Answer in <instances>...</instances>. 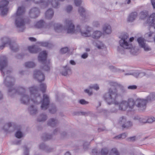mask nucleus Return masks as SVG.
<instances>
[{"label": "nucleus", "mask_w": 155, "mask_h": 155, "mask_svg": "<svg viewBox=\"0 0 155 155\" xmlns=\"http://www.w3.org/2000/svg\"><path fill=\"white\" fill-rule=\"evenodd\" d=\"M0 70L4 77L3 84L9 87L8 90L9 95L12 96L17 93L21 96L27 93V91H28V89L27 90L24 86H19L15 88L12 87L14 84L15 79L10 75L11 71L8 69L7 59L5 56H2L0 58Z\"/></svg>", "instance_id": "1"}, {"label": "nucleus", "mask_w": 155, "mask_h": 155, "mask_svg": "<svg viewBox=\"0 0 155 155\" xmlns=\"http://www.w3.org/2000/svg\"><path fill=\"white\" fill-rule=\"evenodd\" d=\"M110 85L113 87L109 89L108 92L104 94L103 98L108 104L110 105L114 104L115 105H118L119 109L121 110L124 111L128 108L127 101L123 100L119 102L115 101V99L118 93L117 89H120L121 92H124V87L121 85L116 83L111 82Z\"/></svg>", "instance_id": "2"}, {"label": "nucleus", "mask_w": 155, "mask_h": 155, "mask_svg": "<svg viewBox=\"0 0 155 155\" xmlns=\"http://www.w3.org/2000/svg\"><path fill=\"white\" fill-rule=\"evenodd\" d=\"M28 90L30 96L27 93L21 96L20 101L22 104L28 105L34 104L38 105L42 101L41 96L38 91L36 86H34L29 87Z\"/></svg>", "instance_id": "3"}, {"label": "nucleus", "mask_w": 155, "mask_h": 155, "mask_svg": "<svg viewBox=\"0 0 155 155\" xmlns=\"http://www.w3.org/2000/svg\"><path fill=\"white\" fill-rule=\"evenodd\" d=\"M64 22L66 25L68 26L67 32L68 33H80L81 35L85 37H90L91 36V33L92 31V28L90 26L86 25L83 29L80 25H78L75 28L74 25L72 20L66 19L64 20Z\"/></svg>", "instance_id": "4"}, {"label": "nucleus", "mask_w": 155, "mask_h": 155, "mask_svg": "<svg viewBox=\"0 0 155 155\" xmlns=\"http://www.w3.org/2000/svg\"><path fill=\"white\" fill-rule=\"evenodd\" d=\"M120 39L119 41L120 46L117 48V50L119 53L123 54L124 53V49H128L132 47V45L129 41L128 35L127 33L122 34L120 36Z\"/></svg>", "instance_id": "5"}, {"label": "nucleus", "mask_w": 155, "mask_h": 155, "mask_svg": "<svg viewBox=\"0 0 155 155\" xmlns=\"http://www.w3.org/2000/svg\"><path fill=\"white\" fill-rule=\"evenodd\" d=\"M20 9H19L18 12H16L15 16V24L18 30L21 32H22L25 28V19L24 17L20 16L21 14L24 12L23 9L21 13L20 12Z\"/></svg>", "instance_id": "6"}, {"label": "nucleus", "mask_w": 155, "mask_h": 155, "mask_svg": "<svg viewBox=\"0 0 155 155\" xmlns=\"http://www.w3.org/2000/svg\"><path fill=\"white\" fill-rule=\"evenodd\" d=\"M27 1H32L35 4L41 3V7L45 8L50 5L54 8H57L59 4L58 0H26Z\"/></svg>", "instance_id": "7"}, {"label": "nucleus", "mask_w": 155, "mask_h": 155, "mask_svg": "<svg viewBox=\"0 0 155 155\" xmlns=\"http://www.w3.org/2000/svg\"><path fill=\"white\" fill-rule=\"evenodd\" d=\"M47 53L46 51L41 52L38 57L39 61L43 63L42 69L44 70L48 71L50 70V61L46 60Z\"/></svg>", "instance_id": "8"}, {"label": "nucleus", "mask_w": 155, "mask_h": 155, "mask_svg": "<svg viewBox=\"0 0 155 155\" xmlns=\"http://www.w3.org/2000/svg\"><path fill=\"white\" fill-rule=\"evenodd\" d=\"M137 41L139 46L143 48L145 51L147 52L152 50L151 47L146 43V41L144 38L142 37L139 38L137 39Z\"/></svg>", "instance_id": "9"}, {"label": "nucleus", "mask_w": 155, "mask_h": 155, "mask_svg": "<svg viewBox=\"0 0 155 155\" xmlns=\"http://www.w3.org/2000/svg\"><path fill=\"white\" fill-rule=\"evenodd\" d=\"M147 103L145 99L137 98L135 101V105L140 111H143L145 110Z\"/></svg>", "instance_id": "10"}, {"label": "nucleus", "mask_w": 155, "mask_h": 155, "mask_svg": "<svg viewBox=\"0 0 155 155\" xmlns=\"http://www.w3.org/2000/svg\"><path fill=\"white\" fill-rule=\"evenodd\" d=\"M9 3V1L7 0H2L0 2V10L2 15H5L8 11L7 7Z\"/></svg>", "instance_id": "11"}, {"label": "nucleus", "mask_w": 155, "mask_h": 155, "mask_svg": "<svg viewBox=\"0 0 155 155\" xmlns=\"http://www.w3.org/2000/svg\"><path fill=\"white\" fill-rule=\"evenodd\" d=\"M43 99L41 107V109L43 110L47 109L50 103L49 96L45 94H43Z\"/></svg>", "instance_id": "12"}, {"label": "nucleus", "mask_w": 155, "mask_h": 155, "mask_svg": "<svg viewBox=\"0 0 155 155\" xmlns=\"http://www.w3.org/2000/svg\"><path fill=\"white\" fill-rule=\"evenodd\" d=\"M119 123L122 125L123 128H128L132 126L133 124L131 122L127 121L126 117H122L119 120Z\"/></svg>", "instance_id": "13"}, {"label": "nucleus", "mask_w": 155, "mask_h": 155, "mask_svg": "<svg viewBox=\"0 0 155 155\" xmlns=\"http://www.w3.org/2000/svg\"><path fill=\"white\" fill-rule=\"evenodd\" d=\"M12 41L10 38L7 37L1 38L0 41V49H3L7 45L10 46Z\"/></svg>", "instance_id": "14"}, {"label": "nucleus", "mask_w": 155, "mask_h": 155, "mask_svg": "<svg viewBox=\"0 0 155 155\" xmlns=\"http://www.w3.org/2000/svg\"><path fill=\"white\" fill-rule=\"evenodd\" d=\"M33 77L39 82L43 81L45 79V76L43 74L38 70H35L34 71Z\"/></svg>", "instance_id": "15"}, {"label": "nucleus", "mask_w": 155, "mask_h": 155, "mask_svg": "<svg viewBox=\"0 0 155 155\" xmlns=\"http://www.w3.org/2000/svg\"><path fill=\"white\" fill-rule=\"evenodd\" d=\"M40 13V9L37 7L32 8L29 12L30 17L36 18L39 16Z\"/></svg>", "instance_id": "16"}, {"label": "nucleus", "mask_w": 155, "mask_h": 155, "mask_svg": "<svg viewBox=\"0 0 155 155\" xmlns=\"http://www.w3.org/2000/svg\"><path fill=\"white\" fill-rule=\"evenodd\" d=\"M3 129L5 132H12L15 129L14 124L11 122L7 123L3 126Z\"/></svg>", "instance_id": "17"}, {"label": "nucleus", "mask_w": 155, "mask_h": 155, "mask_svg": "<svg viewBox=\"0 0 155 155\" xmlns=\"http://www.w3.org/2000/svg\"><path fill=\"white\" fill-rule=\"evenodd\" d=\"M35 26L38 28H44L46 29L51 28V25H46L45 22L43 20H41L38 21L35 25Z\"/></svg>", "instance_id": "18"}, {"label": "nucleus", "mask_w": 155, "mask_h": 155, "mask_svg": "<svg viewBox=\"0 0 155 155\" xmlns=\"http://www.w3.org/2000/svg\"><path fill=\"white\" fill-rule=\"evenodd\" d=\"M108 152V150L106 148H103L101 150V152L98 151L96 149H94L92 150L93 155H106Z\"/></svg>", "instance_id": "19"}, {"label": "nucleus", "mask_w": 155, "mask_h": 155, "mask_svg": "<svg viewBox=\"0 0 155 155\" xmlns=\"http://www.w3.org/2000/svg\"><path fill=\"white\" fill-rule=\"evenodd\" d=\"M60 72L63 75L66 76L71 74V69L69 66L67 65L61 68Z\"/></svg>", "instance_id": "20"}, {"label": "nucleus", "mask_w": 155, "mask_h": 155, "mask_svg": "<svg viewBox=\"0 0 155 155\" xmlns=\"http://www.w3.org/2000/svg\"><path fill=\"white\" fill-rule=\"evenodd\" d=\"M51 26L53 27L54 31L57 33L61 32L63 29L62 25L59 23H52Z\"/></svg>", "instance_id": "21"}, {"label": "nucleus", "mask_w": 155, "mask_h": 155, "mask_svg": "<svg viewBox=\"0 0 155 155\" xmlns=\"http://www.w3.org/2000/svg\"><path fill=\"white\" fill-rule=\"evenodd\" d=\"M23 65L26 68L30 69L35 68L36 65V64L34 61H28L25 62Z\"/></svg>", "instance_id": "22"}, {"label": "nucleus", "mask_w": 155, "mask_h": 155, "mask_svg": "<svg viewBox=\"0 0 155 155\" xmlns=\"http://www.w3.org/2000/svg\"><path fill=\"white\" fill-rule=\"evenodd\" d=\"M28 111L32 115H35L38 113L37 107L33 105H31L29 107Z\"/></svg>", "instance_id": "23"}, {"label": "nucleus", "mask_w": 155, "mask_h": 155, "mask_svg": "<svg viewBox=\"0 0 155 155\" xmlns=\"http://www.w3.org/2000/svg\"><path fill=\"white\" fill-rule=\"evenodd\" d=\"M137 16V13L136 12H133L131 13L129 15L127 21L130 22H133Z\"/></svg>", "instance_id": "24"}, {"label": "nucleus", "mask_w": 155, "mask_h": 155, "mask_svg": "<svg viewBox=\"0 0 155 155\" xmlns=\"http://www.w3.org/2000/svg\"><path fill=\"white\" fill-rule=\"evenodd\" d=\"M10 48L12 51L14 52H16L19 51V47L16 42L12 41L10 44Z\"/></svg>", "instance_id": "25"}, {"label": "nucleus", "mask_w": 155, "mask_h": 155, "mask_svg": "<svg viewBox=\"0 0 155 155\" xmlns=\"http://www.w3.org/2000/svg\"><path fill=\"white\" fill-rule=\"evenodd\" d=\"M54 11L51 8H50L45 12V17L46 18L48 19H51L54 15Z\"/></svg>", "instance_id": "26"}, {"label": "nucleus", "mask_w": 155, "mask_h": 155, "mask_svg": "<svg viewBox=\"0 0 155 155\" xmlns=\"http://www.w3.org/2000/svg\"><path fill=\"white\" fill-rule=\"evenodd\" d=\"M127 103H128V108L130 110L133 109L135 105V101L133 99H129L127 101Z\"/></svg>", "instance_id": "27"}, {"label": "nucleus", "mask_w": 155, "mask_h": 155, "mask_svg": "<svg viewBox=\"0 0 155 155\" xmlns=\"http://www.w3.org/2000/svg\"><path fill=\"white\" fill-rule=\"evenodd\" d=\"M58 120L55 118H51L48 121V124L52 127H54L56 125L58 124Z\"/></svg>", "instance_id": "28"}, {"label": "nucleus", "mask_w": 155, "mask_h": 155, "mask_svg": "<svg viewBox=\"0 0 155 155\" xmlns=\"http://www.w3.org/2000/svg\"><path fill=\"white\" fill-rule=\"evenodd\" d=\"M134 119L136 120H138L140 123H147V117H140L137 116L135 117Z\"/></svg>", "instance_id": "29"}, {"label": "nucleus", "mask_w": 155, "mask_h": 155, "mask_svg": "<svg viewBox=\"0 0 155 155\" xmlns=\"http://www.w3.org/2000/svg\"><path fill=\"white\" fill-rule=\"evenodd\" d=\"M28 51L31 53H35L39 51L38 47L35 45L29 46L28 48Z\"/></svg>", "instance_id": "30"}, {"label": "nucleus", "mask_w": 155, "mask_h": 155, "mask_svg": "<svg viewBox=\"0 0 155 155\" xmlns=\"http://www.w3.org/2000/svg\"><path fill=\"white\" fill-rule=\"evenodd\" d=\"M103 30L104 33L109 34L111 32V26L108 24L104 25L103 27Z\"/></svg>", "instance_id": "31"}, {"label": "nucleus", "mask_w": 155, "mask_h": 155, "mask_svg": "<svg viewBox=\"0 0 155 155\" xmlns=\"http://www.w3.org/2000/svg\"><path fill=\"white\" fill-rule=\"evenodd\" d=\"M102 32L100 31H95L93 32L91 36L94 38L96 39H98L101 36Z\"/></svg>", "instance_id": "32"}, {"label": "nucleus", "mask_w": 155, "mask_h": 155, "mask_svg": "<svg viewBox=\"0 0 155 155\" xmlns=\"http://www.w3.org/2000/svg\"><path fill=\"white\" fill-rule=\"evenodd\" d=\"M147 103L148 101H153L155 100V93H151L145 99Z\"/></svg>", "instance_id": "33"}, {"label": "nucleus", "mask_w": 155, "mask_h": 155, "mask_svg": "<svg viewBox=\"0 0 155 155\" xmlns=\"http://www.w3.org/2000/svg\"><path fill=\"white\" fill-rule=\"evenodd\" d=\"M147 23L149 24H152L155 21V13H153L148 17L147 20Z\"/></svg>", "instance_id": "34"}, {"label": "nucleus", "mask_w": 155, "mask_h": 155, "mask_svg": "<svg viewBox=\"0 0 155 155\" xmlns=\"http://www.w3.org/2000/svg\"><path fill=\"white\" fill-rule=\"evenodd\" d=\"M95 46L99 49H103L105 48L103 43L99 41H97L96 42Z\"/></svg>", "instance_id": "35"}, {"label": "nucleus", "mask_w": 155, "mask_h": 155, "mask_svg": "<svg viewBox=\"0 0 155 155\" xmlns=\"http://www.w3.org/2000/svg\"><path fill=\"white\" fill-rule=\"evenodd\" d=\"M78 12L80 15L82 17L84 18L85 15V9L82 7H80L78 10Z\"/></svg>", "instance_id": "36"}, {"label": "nucleus", "mask_w": 155, "mask_h": 155, "mask_svg": "<svg viewBox=\"0 0 155 155\" xmlns=\"http://www.w3.org/2000/svg\"><path fill=\"white\" fill-rule=\"evenodd\" d=\"M146 37L150 41V40H152L153 38V37L155 35V34L153 31H150L149 32L147 33L145 35Z\"/></svg>", "instance_id": "37"}, {"label": "nucleus", "mask_w": 155, "mask_h": 155, "mask_svg": "<svg viewBox=\"0 0 155 155\" xmlns=\"http://www.w3.org/2000/svg\"><path fill=\"white\" fill-rule=\"evenodd\" d=\"M15 136L18 138L20 139L24 136V134L20 130H18L16 132Z\"/></svg>", "instance_id": "38"}, {"label": "nucleus", "mask_w": 155, "mask_h": 155, "mask_svg": "<svg viewBox=\"0 0 155 155\" xmlns=\"http://www.w3.org/2000/svg\"><path fill=\"white\" fill-rule=\"evenodd\" d=\"M47 119V116L46 115L44 114H41L38 118V120L39 121H44Z\"/></svg>", "instance_id": "39"}, {"label": "nucleus", "mask_w": 155, "mask_h": 155, "mask_svg": "<svg viewBox=\"0 0 155 155\" xmlns=\"http://www.w3.org/2000/svg\"><path fill=\"white\" fill-rule=\"evenodd\" d=\"M40 45L43 46L51 48L52 46V45L51 43L48 42H42L40 43Z\"/></svg>", "instance_id": "40"}, {"label": "nucleus", "mask_w": 155, "mask_h": 155, "mask_svg": "<svg viewBox=\"0 0 155 155\" xmlns=\"http://www.w3.org/2000/svg\"><path fill=\"white\" fill-rule=\"evenodd\" d=\"M109 155H120V154L117 149L114 148L111 150Z\"/></svg>", "instance_id": "41"}, {"label": "nucleus", "mask_w": 155, "mask_h": 155, "mask_svg": "<svg viewBox=\"0 0 155 155\" xmlns=\"http://www.w3.org/2000/svg\"><path fill=\"white\" fill-rule=\"evenodd\" d=\"M46 84L45 83H41L40 85V90L43 93L45 92L46 89Z\"/></svg>", "instance_id": "42"}, {"label": "nucleus", "mask_w": 155, "mask_h": 155, "mask_svg": "<svg viewBox=\"0 0 155 155\" xmlns=\"http://www.w3.org/2000/svg\"><path fill=\"white\" fill-rule=\"evenodd\" d=\"M52 136L51 135L48 134H45L42 136L43 139L45 140H49L51 138Z\"/></svg>", "instance_id": "43"}, {"label": "nucleus", "mask_w": 155, "mask_h": 155, "mask_svg": "<svg viewBox=\"0 0 155 155\" xmlns=\"http://www.w3.org/2000/svg\"><path fill=\"white\" fill-rule=\"evenodd\" d=\"M148 13L147 12H142L140 13V18L144 19L148 15Z\"/></svg>", "instance_id": "44"}, {"label": "nucleus", "mask_w": 155, "mask_h": 155, "mask_svg": "<svg viewBox=\"0 0 155 155\" xmlns=\"http://www.w3.org/2000/svg\"><path fill=\"white\" fill-rule=\"evenodd\" d=\"M54 148L52 147L47 146L45 149V151L47 153H49L54 151Z\"/></svg>", "instance_id": "45"}, {"label": "nucleus", "mask_w": 155, "mask_h": 155, "mask_svg": "<svg viewBox=\"0 0 155 155\" xmlns=\"http://www.w3.org/2000/svg\"><path fill=\"white\" fill-rule=\"evenodd\" d=\"M72 9V6L71 5H68L66 7L65 11L67 13H70L71 12Z\"/></svg>", "instance_id": "46"}, {"label": "nucleus", "mask_w": 155, "mask_h": 155, "mask_svg": "<svg viewBox=\"0 0 155 155\" xmlns=\"http://www.w3.org/2000/svg\"><path fill=\"white\" fill-rule=\"evenodd\" d=\"M69 51L68 48L65 47L61 48L60 50V53L62 54H64L67 52Z\"/></svg>", "instance_id": "47"}, {"label": "nucleus", "mask_w": 155, "mask_h": 155, "mask_svg": "<svg viewBox=\"0 0 155 155\" xmlns=\"http://www.w3.org/2000/svg\"><path fill=\"white\" fill-rule=\"evenodd\" d=\"M147 123H152L155 121V118L153 117H147Z\"/></svg>", "instance_id": "48"}, {"label": "nucleus", "mask_w": 155, "mask_h": 155, "mask_svg": "<svg viewBox=\"0 0 155 155\" xmlns=\"http://www.w3.org/2000/svg\"><path fill=\"white\" fill-rule=\"evenodd\" d=\"M89 88L90 89H94L96 90H98L99 89V85L97 84L91 85L89 86Z\"/></svg>", "instance_id": "49"}, {"label": "nucleus", "mask_w": 155, "mask_h": 155, "mask_svg": "<svg viewBox=\"0 0 155 155\" xmlns=\"http://www.w3.org/2000/svg\"><path fill=\"white\" fill-rule=\"evenodd\" d=\"M20 9V13H21V12H22V10L23 9L24 10V12H23V13H22V14H21L20 15V16H21L22 17H24L23 16V15L25 14V8L23 7V6H21V7H18V10L17 11L18 12V9Z\"/></svg>", "instance_id": "50"}, {"label": "nucleus", "mask_w": 155, "mask_h": 155, "mask_svg": "<svg viewBox=\"0 0 155 155\" xmlns=\"http://www.w3.org/2000/svg\"><path fill=\"white\" fill-rule=\"evenodd\" d=\"M129 49H130V51L131 53L133 55L135 54L137 52V49H135V48L133 47L132 46L130 48H129Z\"/></svg>", "instance_id": "51"}, {"label": "nucleus", "mask_w": 155, "mask_h": 155, "mask_svg": "<svg viewBox=\"0 0 155 155\" xmlns=\"http://www.w3.org/2000/svg\"><path fill=\"white\" fill-rule=\"evenodd\" d=\"M57 111L56 107L55 106H54L51 108H50L49 109V112L51 114H54Z\"/></svg>", "instance_id": "52"}, {"label": "nucleus", "mask_w": 155, "mask_h": 155, "mask_svg": "<svg viewBox=\"0 0 155 155\" xmlns=\"http://www.w3.org/2000/svg\"><path fill=\"white\" fill-rule=\"evenodd\" d=\"M74 2L76 6H79L81 4L82 1L81 0H74Z\"/></svg>", "instance_id": "53"}, {"label": "nucleus", "mask_w": 155, "mask_h": 155, "mask_svg": "<svg viewBox=\"0 0 155 155\" xmlns=\"http://www.w3.org/2000/svg\"><path fill=\"white\" fill-rule=\"evenodd\" d=\"M47 147V146H46L45 144L43 143L41 144L39 146L40 148L41 149L45 151Z\"/></svg>", "instance_id": "54"}, {"label": "nucleus", "mask_w": 155, "mask_h": 155, "mask_svg": "<svg viewBox=\"0 0 155 155\" xmlns=\"http://www.w3.org/2000/svg\"><path fill=\"white\" fill-rule=\"evenodd\" d=\"M29 149L26 147H24V153L25 155H29Z\"/></svg>", "instance_id": "55"}, {"label": "nucleus", "mask_w": 155, "mask_h": 155, "mask_svg": "<svg viewBox=\"0 0 155 155\" xmlns=\"http://www.w3.org/2000/svg\"><path fill=\"white\" fill-rule=\"evenodd\" d=\"M79 103L82 105H86L89 103L88 102L85 101L84 99H81L79 100Z\"/></svg>", "instance_id": "56"}, {"label": "nucleus", "mask_w": 155, "mask_h": 155, "mask_svg": "<svg viewBox=\"0 0 155 155\" xmlns=\"http://www.w3.org/2000/svg\"><path fill=\"white\" fill-rule=\"evenodd\" d=\"M81 115L84 116H87L92 114L90 111H87L86 112H82L81 113Z\"/></svg>", "instance_id": "57"}, {"label": "nucleus", "mask_w": 155, "mask_h": 155, "mask_svg": "<svg viewBox=\"0 0 155 155\" xmlns=\"http://www.w3.org/2000/svg\"><path fill=\"white\" fill-rule=\"evenodd\" d=\"M88 56V54L87 52H84L81 55V58L83 59L87 58Z\"/></svg>", "instance_id": "58"}, {"label": "nucleus", "mask_w": 155, "mask_h": 155, "mask_svg": "<svg viewBox=\"0 0 155 155\" xmlns=\"http://www.w3.org/2000/svg\"><path fill=\"white\" fill-rule=\"evenodd\" d=\"M89 144L90 143L89 142H85L83 144V148L85 150H87Z\"/></svg>", "instance_id": "59"}, {"label": "nucleus", "mask_w": 155, "mask_h": 155, "mask_svg": "<svg viewBox=\"0 0 155 155\" xmlns=\"http://www.w3.org/2000/svg\"><path fill=\"white\" fill-rule=\"evenodd\" d=\"M127 88L129 89L134 90L137 88V86L135 85H130L128 86Z\"/></svg>", "instance_id": "60"}, {"label": "nucleus", "mask_w": 155, "mask_h": 155, "mask_svg": "<svg viewBox=\"0 0 155 155\" xmlns=\"http://www.w3.org/2000/svg\"><path fill=\"white\" fill-rule=\"evenodd\" d=\"M109 68L112 71L115 72L118 71L113 66H109Z\"/></svg>", "instance_id": "61"}, {"label": "nucleus", "mask_w": 155, "mask_h": 155, "mask_svg": "<svg viewBox=\"0 0 155 155\" xmlns=\"http://www.w3.org/2000/svg\"><path fill=\"white\" fill-rule=\"evenodd\" d=\"M93 25L95 27H98L100 25V23L98 21H94L93 22Z\"/></svg>", "instance_id": "62"}, {"label": "nucleus", "mask_w": 155, "mask_h": 155, "mask_svg": "<svg viewBox=\"0 0 155 155\" xmlns=\"http://www.w3.org/2000/svg\"><path fill=\"white\" fill-rule=\"evenodd\" d=\"M133 75L136 78H138L139 72L138 71H135L133 72Z\"/></svg>", "instance_id": "63"}, {"label": "nucleus", "mask_w": 155, "mask_h": 155, "mask_svg": "<svg viewBox=\"0 0 155 155\" xmlns=\"http://www.w3.org/2000/svg\"><path fill=\"white\" fill-rule=\"evenodd\" d=\"M145 75V74L144 72H139V77L138 78H141Z\"/></svg>", "instance_id": "64"}]
</instances>
